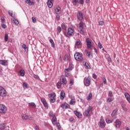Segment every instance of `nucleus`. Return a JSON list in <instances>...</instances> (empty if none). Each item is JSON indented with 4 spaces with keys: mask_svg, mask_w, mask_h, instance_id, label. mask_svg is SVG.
Masks as SVG:
<instances>
[{
    "mask_svg": "<svg viewBox=\"0 0 130 130\" xmlns=\"http://www.w3.org/2000/svg\"><path fill=\"white\" fill-rule=\"evenodd\" d=\"M74 57L75 59L78 61H83V60H84V57H83V55L80 53H75Z\"/></svg>",
    "mask_w": 130,
    "mask_h": 130,
    "instance_id": "nucleus-1",
    "label": "nucleus"
},
{
    "mask_svg": "<svg viewBox=\"0 0 130 130\" xmlns=\"http://www.w3.org/2000/svg\"><path fill=\"white\" fill-rule=\"evenodd\" d=\"M93 110V107L92 106H89L87 110H86L84 113L83 115L84 116H90V113L92 112V110Z\"/></svg>",
    "mask_w": 130,
    "mask_h": 130,
    "instance_id": "nucleus-2",
    "label": "nucleus"
},
{
    "mask_svg": "<svg viewBox=\"0 0 130 130\" xmlns=\"http://www.w3.org/2000/svg\"><path fill=\"white\" fill-rule=\"evenodd\" d=\"M86 45L87 46V49H93V45L92 44V40L90 38H87L86 40Z\"/></svg>",
    "mask_w": 130,
    "mask_h": 130,
    "instance_id": "nucleus-3",
    "label": "nucleus"
},
{
    "mask_svg": "<svg viewBox=\"0 0 130 130\" xmlns=\"http://www.w3.org/2000/svg\"><path fill=\"white\" fill-rule=\"evenodd\" d=\"M7 110L8 109H7V107H6V106L3 104L0 105V113H2V114H6Z\"/></svg>",
    "mask_w": 130,
    "mask_h": 130,
    "instance_id": "nucleus-4",
    "label": "nucleus"
},
{
    "mask_svg": "<svg viewBox=\"0 0 130 130\" xmlns=\"http://www.w3.org/2000/svg\"><path fill=\"white\" fill-rule=\"evenodd\" d=\"M84 84L86 87H89L91 85V78L89 77L87 78H84Z\"/></svg>",
    "mask_w": 130,
    "mask_h": 130,
    "instance_id": "nucleus-5",
    "label": "nucleus"
},
{
    "mask_svg": "<svg viewBox=\"0 0 130 130\" xmlns=\"http://www.w3.org/2000/svg\"><path fill=\"white\" fill-rule=\"evenodd\" d=\"M59 80L60 83L62 84V85H63V86H66V85L68 84V81L67 80V78L64 75H61Z\"/></svg>",
    "mask_w": 130,
    "mask_h": 130,
    "instance_id": "nucleus-6",
    "label": "nucleus"
},
{
    "mask_svg": "<svg viewBox=\"0 0 130 130\" xmlns=\"http://www.w3.org/2000/svg\"><path fill=\"white\" fill-rule=\"evenodd\" d=\"M0 95L2 97H6L7 96V91L2 86H0Z\"/></svg>",
    "mask_w": 130,
    "mask_h": 130,
    "instance_id": "nucleus-7",
    "label": "nucleus"
},
{
    "mask_svg": "<svg viewBox=\"0 0 130 130\" xmlns=\"http://www.w3.org/2000/svg\"><path fill=\"white\" fill-rule=\"evenodd\" d=\"M68 34L70 36H74L75 35V30L72 27H69L68 29Z\"/></svg>",
    "mask_w": 130,
    "mask_h": 130,
    "instance_id": "nucleus-8",
    "label": "nucleus"
},
{
    "mask_svg": "<svg viewBox=\"0 0 130 130\" xmlns=\"http://www.w3.org/2000/svg\"><path fill=\"white\" fill-rule=\"evenodd\" d=\"M100 127L102 128H104L105 127V121L103 119V117H101L100 121Z\"/></svg>",
    "mask_w": 130,
    "mask_h": 130,
    "instance_id": "nucleus-9",
    "label": "nucleus"
},
{
    "mask_svg": "<svg viewBox=\"0 0 130 130\" xmlns=\"http://www.w3.org/2000/svg\"><path fill=\"white\" fill-rule=\"evenodd\" d=\"M84 25V22L83 21H81L79 23V29H80V32L81 34H84V30H83V29H84V27H83Z\"/></svg>",
    "mask_w": 130,
    "mask_h": 130,
    "instance_id": "nucleus-10",
    "label": "nucleus"
},
{
    "mask_svg": "<svg viewBox=\"0 0 130 130\" xmlns=\"http://www.w3.org/2000/svg\"><path fill=\"white\" fill-rule=\"evenodd\" d=\"M54 11L55 14H57V15H59L61 13V9L59 6H56L54 8Z\"/></svg>",
    "mask_w": 130,
    "mask_h": 130,
    "instance_id": "nucleus-11",
    "label": "nucleus"
},
{
    "mask_svg": "<svg viewBox=\"0 0 130 130\" xmlns=\"http://www.w3.org/2000/svg\"><path fill=\"white\" fill-rule=\"evenodd\" d=\"M21 117H22V119H24V120L29 119V120H31V119H33V118L32 117H29V116H28L26 114H23L21 115Z\"/></svg>",
    "mask_w": 130,
    "mask_h": 130,
    "instance_id": "nucleus-12",
    "label": "nucleus"
},
{
    "mask_svg": "<svg viewBox=\"0 0 130 130\" xmlns=\"http://www.w3.org/2000/svg\"><path fill=\"white\" fill-rule=\"evenodd\" d=\"M41 101L43 103L45 108L48 109V105H47V102H46V100H45L44 98H43L41 99Z\"/></svg>",
    "mask_w": 130,
    "mask_h": 130,
    "instance_id": "nucleus-13",
    "label": "nucleus"
},
{
    "mask_svg": "<svg viewBox=\"0 0 130 130\" xmlns=\"http://www.w3.org/2000/svg\"><path fill=\"white\" fill-rule=\"evenodd\" d=\"M77 18L79 21H82L84 19V16H83V13L82 12H79L77 14Z\"/></svg>",
    "mask_w": 130,
    "mask_h": 130,
    "instance_id": "nucleus-14",
    "label": "nucleus"
},
{
    "mask_svg": "<svg viewBox=\"0 0 130 130\" xmlns=\"http://www.w3.org/2000/svg\"><path fill=\"white\" fill-rule=\"evenodd\" d=\"M75 46H77L78 48H80L82 46V43L79 39L77 40L75 42Z\"/></svg>",
    "mask_w": 130,
    "mask_h": 130,
    "instance_id": "nucleus-15",
    "label": "nucleus"
},
{
    "mask_svg": "<svg viewBox=\"0 0 130 130\" xmlns=\"http://www.w3.org/2000/svg\"><path fill=\"white\" fill-rule=\"evenodd\" d=\"M115 123V127H120V125H121V121H120L119 119L116 120Z\"/></svg>",
    "mask_w": 130,
    "mask_h": 130,
    "instance_id": "nucleus-16",
    "label": "nucleus"
},
{
    "mask_svg": "<svg viewBox=\"0 0 130 130\" xmlns=\"http://www.w3.org/2000/svg\"><path fill=\"white\" fill-rule=\"evenodd\" d=\"M61 107L62 108V109H68V108L70 107V105L67 104V103H64L63 104H61Z\"/></svg>",
    "mask_w": 130,
    "mask_h": 130,
    "instance_id": "nucleus-17",
    "label": "nucleus"
},
{
    "mask_svg": "<svg viewBox=\"0 0 130 130\" xmlns=\"http://www.w3.org/2000/svg\"><path fill=\"white\" fill-rule=\"evenodd\" d=\"M65 96H66V92H64V90H61L60 92V100H63V99H64Z\"/></svg>",
    "mask_w": 130,
    "mask_h": 130,
    "instance_id": "nucleus-18",
    "label": "nucleus"
},
{
    "mask_svg": "<svg viewBox=\"0 0 130 130\" xmlns=\"http://www.w3.org/2000/svg\"><path fill=\"white\" fill-rule=\"evenodd\" d=\"M124 96L128 104H130V95L127 92H125Z\"/></svg>",
    "mask_w": 130,
    "mask_h": 130,
    "instance_id": "nucleus-19",
    "label": "nucleus"
},
{
    "mask_svg": "<svg viewBox=\"0 0 130 130\" xmlns=\"http://www.w3.org/2000/svg\"><path fill=\"white\" fill-rule=\"evenodd\" d=\"M0 64L7 67L8 66V61L7 60H0Z\"/></svg>",
    "mask_w": 130,
    "mask_h": 130,
    "instance_id": "nucleus-20",
    "label": "nucleus"
},
{
    "mask_svg": "<svg viewBox=\"0 0 130 130\" xmlns=\"http://www.w3.org/2000/svg\"><path fill=\"white\" fill-rule=\"evenodd\" d=\"M18 76L24 77L25 76V70L21 69L19 71Z\"/></svg>",
    "mask_w": 130,
    "mask_h": 130,
    "instance_id": "nucleus-21",
    "label": "nucleus"
},
{
    "mask_svg": "<svg viewBox=\"0 0 130 130\" xmlns=\"http://www.w3.org/2000/svg\"><path fill=\"white\" fill-rule=\"evenodd\" d=\"M52 122L53 124V125H55V124H56V116H55V115H53L52 119Z\"/></svg>",
    "mask_w": 130,
    "mask_h": 130,
    "instance_id": "nucleus-22",
    "label": "nucleus"
},
{
    "mask_svg": "<svg viewBox=\"0 0 130 130\" xmlns=\"http://www.w3.org/2000/svg\"><path fill=\"white\" fill-rule=\"evenodd\" d=\"M74 114H75V115H76V116L77 117H78L79 118L82 117V114H81V113L78 112V111H74Z\"/></svg>",
    "mask_w": 130,
    "mask_h": 130,
    "instance_id": "nucleus-23",
    "label": "nucleus"
},
{
    "mask_svg": "<svg viewBox=\"0 0 130 130\" xmlns=\"http://www.w3.org/2000/svg\"><path fill=\"white\" fill-rule=\"evenodd\" d=\"M47 6L49 8H52V6H53L52 0H48Z\"/></svg>",
    "mask_w": 130,
    "mask_h": 130,
    "instance_id": "nucleus-24",
    "label": "nucleus"
},
{
    "mask_svg": "<svg viewBox=\"0 0 130 130\" xmlns=\"http://www.w3.org/2000/svg\"><path fill=\"white\" fill-rule=\"evenodd\" d=\"M85 52L87 56H88V57H93V55L92 54V53L88 51L87 50H85Z\"/></svg>",
    "mask_w": 130,
    "mask_h": 130,
    "instance_id": "nucleus-25",
    "label": "nucleus"
},
{
    "mask_svg": "<svg viewBox=\"0 0 130 130\" xmlns=\"http://www.w3.org/2000/svg\"><path fill=\"white\" fill-rule=\"evenodd\" d=\"M93 97V95L92 94V93L90 92L89 95L86 97V99L88 101H90L92 99Z\"/></svg>",
    "mask_w": 130,
    "mask_h": 130,
    "instance_id": "nucleus-26",
    "label": "nucleus"
},
{
    "mask_svg": "<svg viewBox=\"0 0 130 130\" xmlns=\"http://www.w3.org/2000/svg\"><path fill=\"white\" fill-rule=\"evenodd\" d=\"M28 106H29V107H32L33 108H36V105L34 103H28Z\"/></svg>",
    "mask_w": 130,
    "mask_h": 130,
    "instance_id": "nucleus-27",
    "label": "nucleus"
},
{
    "mask_svg": "<svg viewBox=\"0 0 130 130\" xmlns=\"http://www.w3.org/2000/svg\"><path fill=\"white\" fill-rule=\"evenodd\" d=\"M5 128H6V125H5V123L0 124V129L4 130Z\"/></svg>",
    "mask_w": 130,
    "mask_h": 130,
    "instance_id": "nucleus-28",
    "label": "nucleus"
},
{
    "mask_svg": "<svg viewBox=\"0 0 130 130\" xmlns=\"http://www.w3.org/2000/svg\"><path fill=\"white\" fill-rule=\"evenodd\" d=\"M117 113V111H116V110H114V111H113V112L111 114V116L112 117H114V116H115V115H116V114Z\"/></svg>",
    "mask_w": 130,
    "mask_h": 130,
    "instance_id": "nucleus-29",
    "label": "nucleus"
},
{
    "mask_svg": "<svg viewBox=\"0 0 130 130\" xmlns=\"http://www.w3.org/2000/svg\"><path fill=\"white\" fill-rule=\"evenodd\" d=\"M79 1L80 0H74L72 1V3L73 4V6H77L78 4L79 3Z\"/></svg>",
    "mask_w": 130,
    "mask_h": 130,
    "instance_id": "nucleus-30",
    "label": "nucleus"
},
{
    "mask_svg": "<svg viewBox=\"0 0 130 130\" xmlns=\"http://www.w3.org/2000/svg\"><path fill=\"white\" fill-rule=\"evenodd\" d=\"M69 85H70V86H73L74 85V79H73L71 78L70 79Z\"/></svg>",
    "mask_w": 130,
    "mask_h": 130,
    "instance_id": "nucleus-31",
    "label": "nucleus"
},
{
    "mask_svg": "<svg viewBox=\"0 0 130 130\" xmlns=\"http://www.w3.org/2000/svg\"><path fill=\"white\" fill-rule=\"evenodd\" d=\"M56 96V95L55 94V93H50L49 94V97L50 98H55V96Z\"/></svg>",
    "mask_w": 130,
    "mask_h": 130,
    "instance_id": "nucleus-32",
    "label": "nucleus"
},
{
    "mask_svg": "<svg viewBox=\"0 0 130 130\" xmlns=\"http://www.w3.org/2000/svg\"><path fill=\"white\" fill-rule=\"evenodd\" d=\"M61 85H62V83L60 82H58L56 84L57 88L58 89H60V88H61Z\"/></svg>",
    "mask_w": 130,
    "mask_h": 130,
    "instance_id": "nucleus-33",
    "label": "nucleus"
},
{
    "mask_svg": "<svg viewBox=\"0 0 130 130\" xmlns=\"http://www.w3.org/2000/svg\"><path fill=\"white\" fill-rule=\"evenodd\" d=\"M84 66H85V69H86L87 70H89V69H90V66L89 65L88 62H85Z\"/></svg>",
    "mask_w": 130,
    "mask_h": 130,
    "instance_id": "nucleus-34",
    "label": "nucleus"
},
{
    "mask_svg": "<svg viewBox=\"0 0 130 130\" xmlns=\"http://www.w3.org/2000/svg\"><path fill=\"white\" fill-rule=\"evenodd\" d=\"M28 87L29 86H28V84H27L26 82L23 83V87L24 88V89H27Z\"/></svg>",
    "mask_w": 130,
    "mask_h": 130,
    "instance_id": "nucleus-35",
    "label": "nucleus"
},
{
    "mask_svg": "<svg viewBox=\"0 0 130 130\" xmlns=\"http://www.w3.org/2000/svg\"><path fill=\"white\" fill-rule=\"evenodd\" d=\"M50 43H51V46L52 47H54L55 46V45L54 44V42H53V40L51 39L49 40Z\"/></svg>",
    "mask_w": 130,
    "mask_h": 130,
    "instance_id": "nucleus-36",
    "label": "nucleus"
},
{
    "mask_svg": "<svg viewBox=\"0 0 130 130\" xmlns=\"http://www.w3.org/2000/svg\"><path fill=\"white\" fill-rule=\"evenodd\" d=\"M69 68L72 71L73 69H74V64H73L72 63H70Z\"/></svg>",
    "mask_w": 130,
    "mask_h": 130,
    "instance_id": "nucleus-37",
    "label": "nucleus"
},
{
    "mask_svg": "<svg viewBox=\"0 0 130 130\" xmlns=\"http://www.w3.org/2000/svg\"><path fill=\"white\" fill-rule=\"evenodd\" d=\"M13 22H14V23L15 24V25H19V21H18V20H17L16 19H13Z\"/></svg>",
    "mask_w": 130,
    "mask_h": 130,
    "instance_id": "nucleus-38",
    "label": "nucleus"
},
{
    "mask_svg": "<svg viewBox=\"0 0 130 130\" xmlns=\"http://www.w3.org/2000/svg\"><path fill=\"white\" fill-rule=\"evenodd\" d=\"M102 79L103 80V83L105 85L107 83V81L106 80V78L105 77H102Z\"/></svg>",
    "mask_w": 130,
    "mask_h": 130,
    "instance_id": "nucleus-39",
    "label": "nucleus"
},
{
    "mask_svg": "<svg viewBox=\"0 0 130 130\" xmlns=\"http://www.w3.org/2000/svg\"><path fill=\"white\" fill-rule=\"evenodd\" d=\"M57 127L58 128V130H60V128H61V126L60 125V123H59V122L57 123Z\"/></svg>",
    "mask_w": 130,
    "mask_h": 130,
    "instance_id": "nucleus-40",
    "label": "nucleus"
},
{
    "mask_svg": "<svg viewBox=\"0 0 130 130\" xmlns=\"http://www.w3.org/2000/svg\"><path fill=\"white\" fill-rule=\"evenodd\" d=\"M75 103H76V101L71 100L69 104H70V105H74V104H75Z\"/></svg>",
    "mask_w": 130,
    "mask_h": 130,
    "instance_id": "nucleus-41",
    "label": "nucleus"
},
{
    "mask_svg": "<svg viewBox=\"0 0 130 130\" xmlns=\"http://www.w3.org/2000/svg\"><path fill=\"white\" fill-rule=\"evenodd\" d=\"M9 39V36L8 35H5V41L7 42Z\"/></svg>",
    "mask_w": 130,
    "mask_h": 130,
    "instance_id": "nucleus-42",
    "label": "nucleus"
},
{
    "mask_svg": "<svg viewBox=\"0 0 130 130\" xmlns=\"http://www.w3.org/2000/svg\"><path fill=\"white\" fill-rule=\"evenodd\" d=\"M61 27L62 28H63L64 30H67V26H66V24H64V23L61 24Z\"/></svg>",
    "mask_w": 130,
    "mask_h": 130,
    "instance_id": "nucleus-43",
    "label": "nucleus"
},
{
    "mask_svg": "<svg viewBox=\"0 0 130 130\" xmlns=\"http://www.w3.org/2000/svg\"><path fill=\"white\" fill-rule=\"evenodd\" d=\"M99 25L100 26H103L104 25V21H100L99 22Z\"/></svg>",
    "mask_w": 130,
    "mask_h": 130,
    "instance_id": "nucleus-44",
    "label": "nucleus"
},
{
    "mask_svg": "<svg viewBox=\"0 0 130 130\" xmlns=\"http://www.w3.org/2000/svg\"><path fill=\"white\" fill-rule=\"evenodd\" d=\"M1 19L2 23H6V19H5V18L1 17Z\"/></svg>",
    "mask_w": 130,
    "mask_h": 130,
    "instance_id": "nucleus-45",
    "label": "nucleus"
},
{
    "mask_svg": "<svg viewBox=\"0 0 130 130\" xmlns=\"http://www.w3.org/2000/svg\"><path fill=\"white\" fill-rule=\"evenodd\" d=\"M50 101L51 103H54V102H55V98H53V99H51L50 100Z\"/></svg>",
    "mask_w": 130,
    "mask_h": 130,
    "instance_id": "nucleus-46",
    "label": "nucleus"
},
{
    "mask_svg": "<svg viewBox=\"0 0 130 130\" xmlns=\"http://www.w3.org/2000/svg\"><path fill=\"white\" fill-rule=\"evenodd\" d=\"M22 47V48H23V49H24V50H26V49H28V48L25 44H23Z\"/></svg>",
    "mask_w": 130,
    "mask_h": 130,
    "instance_id": "nucleus-47",
    "label": "nucleus"
},
{
    "mask_svg": "<svg viewBox=\"0 0 130 130\" xmlns=\"http://www.w3.org/2000/svg\"><path fill=\"white\" fill-rule=\"evenodd\" d=\"M28 4L29 5V6H33V5H34V3L32 1H30Z\"/></svg>",
    "mask_w": 130,
    "mask_h": 130,
    "instance_id": "nucleus-48",
    "label": "nucleus"
},
{
    "mask_svg": "<svg viewBox=\"0 0 130 130\" xmlns=\"http://www.w3.org/2000/svg\"><path fill=\"white\" fill-rule=\"evenodd\" d=\"M107 60L109 62H112V60L111 59V57H110V56L108 57Z\"/></svg>",
    "mask_w": 130,
    "mask_h": 130,
    "instance_id": "nucleus-49",
    "label": "nucleus"
},
{
    "mask_svg": "<svg viewBox=\"0 0 130 130\" xmlns=\"http://www.w3.org/2000/svg\"><path fill=\"white\" fill-rule=\"evenodd\" d=\"M31 19H32V22H33V23H36L37 20H36V18L35 17H32L31 18Z\"/></svg>",
    "mask_w": 130,
    "mask_h": 130,
    "instance_id": "nucleus-50",
    "label": "nucleus"
},
{
    "mask_svg": "<svg viewBox=\"0 0 130 130\" xmlns=\"http://www.w3.org/2000/svg\"><path fill=\"white\" fill-rule=\"evenodd\" d=\"M98 47L100 49H101V48H102V45L101 44V43L100 42L98 43Z\"/></svg>",
    "mask_w": 130,
    "mask_h": 130,
    "instance_id": "nucleus-51",
    "label": "nucleus"
},
{
    "mask_svg": "<svg viewBox=\"0 0 130 130\" xmlns=\"http://www.w3.org/2000/svg\"><path fill=\"white\" fill-rule=\"evenodd\" d=\"M34 77L35 78V79H37V80H39V76H38V75H34Z\"/></svg>",
    "mask_w": 130,
    "mask_h": 130,
    "instance_id": "nucleus-52",
    "label": "nucleus"
},
{
    "mask_svg": "<svg viewBox=\"0 0 130 130\" xmlns=\"http://www.w3.org/2000/svg\"><path fill=\"white\" fill-rule=\"evenodd\" d=\"M71 71H72V70H71L70 69L68 68V69H66L64 70V72L65 73H68L69 72H71Z\"/></svg>",
    "mask_w": 130,
    "mask_h": 130,
    "instance_id": "nucleus-53",
    "label": "nucleus"
},
{
    "mask_svg": "<svg viewBox=\"0 0 130 130\" xmlns=\"http://www.w3.org/2000/svg\"><path fill=\"white\" fill-rule=\"evenodd\" d=\"M1 26L3 28H4V29H6V28H7V25L4 23H2Z\"/></svg>",
    "mask_w": 130,
    "mask_h": 130,
    "instance_id": "nucleus-54",
    "label": "nucleus"
},
{
    "mask_svg": "<svg viewBox=\"0 0 130 130\" xmlns=\"http://www.w3.org/2000/svg\"><path fill=\"white\" fill-rule=\"evenodd\" d=\"M64 76L67 77V78H68V77H70V74H69V73H68L67 72H65Z\"/></svg>",
    "mask_w": 130,
    "mask_h": 130,
    "instance_id": "nucleus-55",
    "label": "nucleus"
},
{
    "mask_svg": "<svg viewBox=\"0 0 130 130\" xmlns=\"http://www.w3.org/2000/svg\"><path fill=\"white\" fill-rule=\"evenodd\" d=\"M109 97H112V91H110L108 93Z\"/></svg>",
    "mask_w": 130,
    "mask_h": 130,
    "instance_id": "nucleus-56",
    "label": "nucleus"
},
{
    "mask_svg": "<svg viewBox=\"0 0 130 130\" xmlns=\"http://www.w3.org/2000/svg\"><path fill=\"white\" fill-rule=\"evenodd\" d=\"M106 121L107 123H111V122H112L111 121V120H109V119H107L106 120Z\"/></svg>",
    "mask_w": 130,
    "mask_h": 130,
    "instance_id": "nucleus-57",
    "label": "nucleus"
},
{
    "mask_svg": "<svg viewBox=\"0 0 130 130\" xmlns=\"http://www.w3.org/2000/svg\"><path fill=\"white\" fill-rule=\"evenodd\" d=\"M52 115H53V112L50 111L49 113V116L51 117L52 116Z\"/></svg>",
    "mask_w": 130,
    "mask_h": 130,
    "instance_id": "nucleus-58",
    "label": "nucleus"
},
{
    "mask_svg": "<svg viewBox=\"0 0 130 130\" xmlns=\"http://www.w3.org/2000/svg\"><path fill=\"white\" fill-rule=\"evenodd\" d=\"M57 30H58V32H61V27H60V26H58Z\"/></svg>",
    "mask_w": 130,
    "mask_h": 130,
    "instance_id": "nucleus-59",
    "label": "nucleus"
},
{
    "mask_svg": "<svg viewBox=\"0 0 130 130\" xmlns=\"http://www.w3.org/2000/svg\"><path fill=\"white\" fill-rule=\"evenodd\" d=\"M92 78L93 79H97V75L95 74H92Z\"/></svg>",
    "mask_w": 130,
    "mask_h": 130,
    "instance_id": "nucleus-60",
    "label": "nucleus"
},
{
    "mask_svg": "<svg viewBox=\"0 0 130 130\" xmlns=\"http://www.w3.org/2000/svg\"><path fill=\"white\" fill-rule=\"evenodd\" d=\"M8 14H9L10 16H11V17H12L13 18H14V16H13V12H9Z\"/></svg>",
    "mask_w": 130,
    "mask_h": 130,
    "instance_id": "nucleus-61",
    "label": "nucleus"
},
{
    "mask_svg": "<svg viewBox=\"0 0 130 130\" xmlns=\"http://www.w3.org/2000/svg\"><path fill=\"white\" fill-rule=\"evenodd\" d=\"M107 102L110 103L112 102V98H108L107 100Z\"/></svg>",
    "mask_w": 130,
    "mask_h": 130,
    "instance_id": "nucleus-62",
    "label": "nucleus"
},
{
    "mask_svg": "<svg viewBox=\"0 0 130 130\" xmlns=\"http://www.w3.org/2000/svg\"><path fill=\"white\" fill-rule=\"evenodd\" d=\"M69 120L70 122H72V121H74V118L72 117L69 118Z\"/></svg>",
    "mask_w": 130,
    "mask_h": 130,
    "instance_id": "nucleus-63",
    "label": "nucleus"
},
{
    "mask_svg": "<svg viewBox=\"0 0 130 130\" xmlns=\"http://www.w3.org/2000/svg\"><path fill=\"white\" fill-rule=\"evenodd\" d=\"M34 128L35 130H39V127L38 126H35Z\"/></svg>",
    "mask_w": 130,
    "mask_h": 130,
    "instance_id": "nucleus-64",
    "label": "nucleus"
}]
</instances>
